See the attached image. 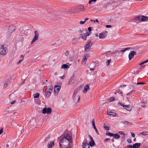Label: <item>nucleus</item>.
<instances>
[{"mask_svg":"<svg viewBox=\"0 0 148 148\" xmlns=\"http://www.w3.org/2000/svg\"><path fill=\"white\" fill-rule=\"evenodd\" d=\"M51 92H48L47 91V92H45L46 96L47 97H49L51 95Z\"/></svg>","mask_w":148,"mask_h":148,"instance_id":"obj_30","label":"nucleus"},{"mask_svg":"<svg viewBox=\"0 0 148 148\" xmlns=\"http://www.w3.org/2000/svg\"><path fill=\"white\" fill-rule=\"evenodd\" d=\"M39 93L37 92L36 93L34 94L33 96L35 98H38L39 96Z\"/></svg>","mask_w":148,"mask_h":148,"instance_id":"obj_28","label":"nucleus"},{"mask_svg":"<svg viewBox=\"0 0 148 148\" xmlns=\"http://www.w3.org/2000/svg\"><path fill=\"white\" fill-rule=\"evenodd\" d=\"M89 18H84V21H85V22L86 21L88 20Z\"/></svg>","mask_w":148,"mask_h":148,"instance_id":"obj_63","label":"nucleus"},{"mask_svg":"<svg viewBox=\"0 0 148 148\" xmlns=\"http://www.w3.org/2000/svg\"><path fill=\"white\" fill-rule=\"evenodd\" d=\"M104 127L106 130H109V127H108L107 126H106L105 124H104Z\"/></svg>","mask_w":148,"mask_h":148,"instance_id":"obj_37","label":"nucleus"},{"mask_svg":"<svg viewBox=\"0 0 148 148\" xmlns=\"http://www.w3.org/2000/svg\"><path fill=\"white\" fill-rule=\"evenodd\" d=\"M107 35L105 33H101L99 34V38L100 39L104 38L106 37Z\"/></svg>","mask_w":148,"mask_h":148,"instance_id":"obj_11","label":"nucleus"},{"mask_svg":"<svg viewBox=\"0 0 148 148\" xmlns=\"http://www.w3.org/2000/svg\"><path fill=\"white\" fill-rule=\"evenodd\" d=\"M91 34V32H86V33H85L84 34L86 36H89L90 34Z\"/></svg>","mask_w":148,"mask_h":148,"instance_id":"obj_38","label":"nucleus"},{"mask_svg":"<svg viewBox=\"0 0 148 148\" xmlns=\"http://www.w3.org/2000/svg\"><path fill=\"white\" fill-rule=\"evenodd\" d=\"M141 16H136L134 18V22L136 23L140 22Z\"/></svg>","mask_w":148,"mask_h":148,"instance_id":"obj_6","label":"nucleus"},{"mask_svg":"<svg viewBox=\"0 0 148 148\" xmlns=\"http://www.w3.org/2000/svg\"><path fill=\"white\" fill-rule=\"evenodd\" d=\"M113 138L116 139H119L120 137V135L117 133L113 134Z\"/></svg>","mask_w":148,"mask_h":148,"instance_id":"obj_18","label":"nucleus"},{"mask_svg":"<svg viewBox=\"0 0 148 148\" xmlns=\"http://www.w3.org/2000/svg\"><path fill=\"white\" fill-rule=\"evenodd\" d=\"M92 44L93 43L92 42L91 40H88L84 47L85 51L86 52H89L90 50L91 46Z\"/></svg>","mask_w":148,"mask_h":148,"instance_id":"obj_3","label":"nucleus"},{"mask_svg":"<svg viewBox=\"0 0 148 148\" xmlns=\"http://www.w3.org/2000/svg\"><path fill=\"white\" fill-rule=\"evenodd\" d=\"M123 123L125 125H132V123L131 122H129L127 121H125L123 122Z\"/></svg>","mask_w":148,"mask_h":148,"instance_id":"obj_20","label":"nucleus"},{"mask_svg":"<svg viewBox=\"0 0 148 148\" xmlns=\"http://www.w3.org/2000/svg\"><path fill=\"white\" fill-rule=\"evenodd\" d=\"M52 110L50 108H47V113L48 114H50L51 113Z\"/></svg>","mask_w":148,"mask_h":148,"instance_id":"obj_25","label":"nucleus"},{"mask_svg":"<svg viewBox=\"0 0 148 148\" xmlns=\"http://www.w3.org/2000/svg\"><path fill=\"white\" fill-rule=\"evenodd\" d=\"M53 89V87L51 85L48 86V87L46 89V91L48 92H52V89Z\"/></svg>","mask_w":148,"mask_h":148,"instance_id":"obj_13","label":"nucleus"},{"mask_svg":"<svg viewBox=\"0 0 148 148\" xmlns=\"http://www.w3.org/2000/svg\"><path fill=\"white\" fill-rule=\"evenodd\" d=\"M3 128H2L0 130V135H1V133L3 132Z\"/></svg>","mask_w":148,"mask_h":148,"instance_id":"obj_49","label":"nucleus"},{"mask_svg":"<svg viewBox=\"0 0 148 148\" xmlns=\"http://www.w3.org/2000/svg\"><path fill=\"white\" fill-rule=\"evenodd\" d=\"M110 60H108L106 62V65L107 66H108L110 64Z\"/></svg>","mask_w":148,"mask_h":148,"instance_id":"obj_42","label":"nucleus"},{"mask_svg":"<svg viewBox=\"0 0 148 148\" xmlns=\"http://www.w3.org/2000/svg\"><path fill=\"white\" fill-rule=\"evenodd\" d=\"M89 89V86L88 85H86L84 87V90L83 91L84 93L87 92V90Z\"/></svg>","mask_w":148,"mask_h":148,"instance_id":"obj_16","label":"nucleus"},{"mask_svg":"<svg viewBox=\"0 0 148 148\" xmlns=\"http://www.w3.org/2000/svg\"><path fill=\"white\" fill-rule=\"evenodd\" d=\"M49 139H50V138L49 137H47L46 138V139H45V141L47 142V141H48Z\"/></svg>","mask_w":148,"mask_h":148,"instance_id":"obj_52","label":"nucleus"},{"mask_svg":"<svg viewBox=\"0 0 148 148\" xmlns=\"http://www.w3.org/2000/svg\"><path fill=\"white\" fill-rule=\"evenodd\" d=\"M111 27V26L110 25H106V27L107 28H110Z\"/></svg>","mask_w":148,"mask_h":148,"instance_id":"obj_55","label":"nucleus"},{"mask_svg":"<svg viewBox=\"0 0 148 148\" xmlns=\"http://www.w3.org/2000/svg\"><path fill=\"white\" fill-rule=\"evenodd\" d=\"M85 23V21H80L79 22V23L80 24H83Z\"/></svg>","mask_w":148,"mask_h":148,"instance_id":"obj_43","label":"nucleus"},{"mask_svg":"<svg viewBox=\"0 0 148 148\" xmlns=\"http://www.w3.org/2000/svg\"><path fill=\"white\" fill-rule=\"evenodd\" d=\"M110 139L108 138H106V139L104 140L105 142H107L108 140H109Z\"/></svg>","mask_w":148,"mask_h":148,"instance_id":"obj_62","label":"nucleus"},{"mask_svg":"<svg viewBox=\"0 0 148 148\" xmlns=\"http://www.w3.org/2000/svg\"><path fill=\"white\" fill-rule=\"evenodd\" d=\"M69 66L68 65L66 64H63L61 68H64V69H66Z\"/></svg>","mask_w":148,"mask_h":148,"instance_id":"obj_31","label":"nucleus"},{"mask_svg":"<svg viewBox=\"0 0 148 148\" xmlns=\"http://www.w3.org/2000/svg\"><path fill=\"white\" fill-rule=\"evenodd\" d=\"M80 88H77L74 91L72 98L75 101H77V102H79L80 100V97L77 95V93L80 90Z\"/></svg>","mask_w":148,"mask_h":148,"instance_id":"obj_2","label":"nucleus"},{"mask_svg":"<svg viewBox=\"0 0 148 148\" xmlns=\"http://www.w3.org/2000/svg\"><path fill=\"white\" fill-rule=\"evenodd\" d=\"M93 21L94 22H98V21L97 19H96L95 21L94 20H91V21Z\"/></svg>","mask_w":148,"mask_h":148,"instance_id":"obj_59","label":"nucleus"},{"mask_svg":"<svg viewBox=\"0 0 148 148\" xmlns=\"http://www.w3.org/2000/svg\"><path fill=\"white\" fill-rule=\"evenodd\" d=\"M54 141H52L51 142L50 144L48 143V148H51L52 146L54 145Z\"/></svg>","mask_w":148,"mask_h":148,"instance_id":"obj_24","label":"nucleus"},{"mask_svg":"<svg viewBox=\"0 0 148 148\" xmlns=\"http://www.w3.org/2000/svg\"><path fill=\"white\" fill-rule=\"evenodd\" d=\"M7 86H8L7 84H5L4 85V86H3V88H6L7 87Z\"/></svg>","mask_w":148,"mask_h":148,"instance_id":"obj_50","label":"nucleus"},{"mask_svg":"<svg viewBox=\"0 0 148 148\" xmlns=\"http://www.w3.org/2000/svg\"><path fill=\"white\" fill-rule=\"evenodd\" d=\"M60 86L58 85H56L55 86L54 89V94H57L60 91Z\"/></svg>","mask_w":148,"mask_h":148,"instance_id":"obj_7","label":"nucleus"},{"mask_svg":"<svg viewBox=\"0 0 148 148\" xmlns=\"http://www.w3.org/2000/svg\"><path fill=\"white\" fill-rule=\"evenodd\" d=\"M8 52V48L6 45H0V53L2 55L6 54Z\"/></svg>","mask_w":148,"mask_h":148,"instance_id":"obj_4","label":"nucleus"},{"mask_svg":"<svg viewBox=\"0 0 148 148\" xmlns=\"http://www.w3.org/2000/svg\"><path fill=\"white\" fill-rule=\"evenodd\" d=\"M141 144L140 143H135L132 145L133 148H139Z\"/></svg>","mask_w":148,"mask_h":148,"instance_id":"obj_15","label":"nucleus"},{"mask_svg":"<svg viewBox=\"0 0 148 148\" xmlns=\"http://www.w3.org/2000/svg\"><path fill=\"white\" fill-rule=\"evenodd\" d=\"M114 99H115L114 98V97H110V101H114Z\"/></svg>","mask_w":148,"mask_h":148,"instance_id":"obj_39","label":"nucleus"},{"mask_svg":"<svg viewBox=\"0 0 148 148\" xmlns=\"http://www.w3.org/2000/svg\"><path fill=\"white\" fill-rule=\"evenodd\" d=\"M107 114L108 115H109L110 116H116V114L115 113L112 112L110 111H107Z\"/></svg>","mask_w":148,"mask_h":148,"instance_id":"obj_12","label":"nucleus"},{"mask_svg":"<svg viewBox=\"0 0 148 148\" xmlns=\"http://www.w3.org/2000/svg\"><path fill=\"white\" fill-rule=\"evenodd\" d=\"M127 141L128 143H132V140L130 139H128L127 140Z\"/></svg>","mask_w":148,"mask_h":148,"instance_id":"obj_41","label":"nucleus"},{"mask_svg":"<svg viewBox=\"0 0 148 148\" xmlns=\"http://www.w3.org/2000/svg\"><path fill=\"white\" fill-rule=\"evenodd\" d=\"M134 90H133L132 91H131L130 92L128 93L127 94V99H128L130 98V96H129V95H130L131 94H132V92L134 91Z\"/></svg>","mask_w":148,"mask_h":148,"instance_id":"obj_34","label":"nucleus"},{"mask_svg":"<svg viewBox=\"0 0 148 148\" xmlns=\"http://www.w3.org/2000/svg\"><path fill=\"white\" fill-rule=\"evenodd\" d=\"M118 133L122 135H123L124 137H125V135H126V134H125L122 131H119Z\"/></svg>","mask_w":148,"mask_h":148,"instance_id":"obj_35","label":"nucleus"},{"mask_svg":"<svg viewBox=\"0 0 148 148\" xmlns=\"http://www.w3.org/2000/svg\"><path fill=\"white\" fill-rule=\"evenodd\" d=\"M131 52H132V53L134 55H136V52L134 51H132Z\"/></svg>","mask_w":148,"mask_h":148,"instance_id":"obj_53","label":"nucleus"},{"mask_svg":"<svg viewBox=\"0 0 148 148\" xmlns=\"http://www.w3.org/2000/svg\"><path fill=\"white\" fill-rule=\"evenodd\" d=\"M117 92L120 95V96L121 97H123V93L121 90H118V91H117Z\"/></svg>","mask_w":148,"mask_h":148,"instance_id":"obj_32","label":"nucleus"},{"mask_svg":"<svg viewBox=\"0 0 148 148\" xmlns=\"http://www.w3.org/2000/svg\"><path fill=\"white\" fill-rule=\"evenodd\" d=\"M134 55L132 53V52H131L130 53L128 57L129 59L130 60H131L134 57Z\"/></svg>","mask_w":148,"mask_h":148,"instance_id":"obj_22","label":"nucleus"},{"mask_svg":"<svg viewBox=\"0 0 148 148\" xmlns=\"http://www.w3.org/2000/svg\"><path fill=\"white\" fill-rule=\"evenodd\" d=\"M34 33L35 36L34 38L31 41V44H32L38 40L39 36V33L37 31H35L34 32Z\"/></svg>","mask_w":148,"mask_h":148,"instance_id":"obj_5","label":"nucleus"},{"mask_svg":"<svg viewBox=\"0 0 148 148\" xmlns=\"http://www.w3.org/2000/svg\"><path fill=\"white\" fill-rule=\"evenodd\" d=\"M60 140L59 145L61 148H70L73 142L72 136L64 132L58 138Z\"/></svg>","mask_w":148,"mask_h":148,"instance_id":"obj_1","label":"nucleus"},{"mask_svg":"<svg viewBox=\"0 0 148 148\" xmlns=\"http://www.w3.org/2000/svg\"><path fill=\"white\" fill-rule=\"evenodd\" d=\"M89 144L86 143H83V146L84 148H89Z\"/></svg>","mask_w":148,"mask_h":148,"instance_id":"obj_19","label":"nucleus"},{"mask_svg":"<svg viewBox=\"0 0 148 148\" xmlns=\"http://www.w3.org/2000/svg\"><path fill=\"white\" fill-rule=\"evenodd\" d=\"M131 135L134 138V137H135V135L134 134L133 132H131Z\"/></svg>","mask_w":148,"mask_h":148,"instance_id":"obj_46","label":"nucleus"},{"mask_svg":"<svg viewBox=\"0 0 148 148\" xmlns=\"http://www.w3.org/2000/svg\"><path fill=\"white\" fill-rule=\"evenodd\" d=\"M141 21H147L148 20V16H141Z\"/></svg>","mask_w":148,"mask_h":148,"instance_id":"obj_14","label":"nucleus"},{"mask_svg":"<svg viewBox=\"0 0 148 148\" xmlns=\"http://www.w3.org/2000/svg\"><path fill=\"white\" fill-rule=\"evenodd\" d=\"M89 144L90 147H92L95 145V143L94 141H90L89 143Z\"/></svg>","mask_w":148,"mask_h":148,"instance_id":"obj_27","label":"nucleus"},{"mask_svg":"<svg viewBox=\"0 0 148 148\" xmlns=\"http://www.w3.org/2000/svg\"><path fill=\"white\" fill-rule=\"evenodd\" d=\"M90 71H94L95 70V69L94 68H90Z\"/></svg>","mask_w":148,"mask_h":148,"instance_id":"obj_60","label":"nucleus"},{"mask_svg":"<svg viewBox=\"0 0 148 148\" xmlns=\"http://www.w3.org/2000/svg\"><path fill=\"white\" fill-rule=\"evenodd\" d=\"M118 104L120 105L121 106H123H123H125V105H124L122 103H121L120 102H119L118 103Z\"/></svg>","mask_w":148,"mask_h":148,"instance_id":"obj_54","label":"nucleus"},{"mask_svg":"<svg viewBox=\"0 0 148 148\" xmlns=\"http://www.w3.org/2000/svg\"><path fill=\"white\" fill-rule=\"evenodd\" d=\"M87 59V58L86 57V56H84V59L83 60V61L84 62H85L86 60Z\"/></svg>","mask_w":148,"mask_h":148,"instance_id":"obj_47","label":"nucleus"},{"mask_svg":"<svg viewBox=\"0 0 148 148\" xmlns=\"http://www.w3.org/2000/svg\"><path fill=\"white\" fill-rule=\"evenodd\" d=\"M88 30L89 31V32H91V28L90 27H88Z\"/></svg>","mask_w":148,"mask_h":148,"instance_id":"obj_57","label":"nucleus"},{"mask_svg":"<svg viewBox=\"0 0 148 148\" xmlns=\"http://www.w3.org/2000/svg\"><path fill=\"white\" fill-rule=\"evenodd\" d=\"M85 56H86V57H87V58H88V57L89 56V54H88V53L86 54L85 55Z\"/></svg>","mask_w":148,"mask_h":148,"instance_id":"obj_61","label":"nucleus"},{"mask_svg":"<svg viewBox=\"0 0 148 148\" xmlns=\"http://www.w3.org/2000/svg\"><path fill=\"white\" fill-rule=\"evenodd\" d=\"M73 79L72 78H71L68 82L67 84L68 85H72L73 83Z\"/></svg>","mask_w":148,"mask_h":148,"instance_id":"obj_23","label":"nucleus"},{"mask_svg":"<svg viewBox=\"0 0 148 148\" xmlns=\"http://www.w3.org/2000/svg\"><path fill=\"white\" fill-rule=\"evenodd\" d=\"M69 52L68 51H67L64 54L66 56H67L69 55Z\"/></svg>","mask_w":148,"mask_h":148,"instance_id":"obj_44","label":"nucleus"},{"mask_svg":"<svg viewBox=\"0 0 148 148\" xmlns=\"http://www.w3.org/2000/svg\"><path fill=\"white\" fill-rule=\"evenodd\" d=\"M79 8L80 10L81 11H84L85 10L84 5H80L79 6Z\"/></svg>","mask_w":148,"mask_h":148,"instance_id":"obj_21","label":"nucleus"},{"mask_svg":"<svg viewBox=\"0 0 148 148\" xmlns=\"http://www.w3.org/2000/svg\"><path fill=\"white\" fill-rule=\"evenodd\" d=\"M23 60L22 59V60H20L17 62V64H20L21 62H22L23 61Z\"/></svg>","mask_w":148,"mask_h":148,"instance_id":"obj_51","label":"nucleus"},{"mask_svg":"<svg viewBox=\"0 0 148 148\" xmlns=\"http://www.w3.org/2000/svg\"><path fill=\"white\" fill-rule=\"evenodd\" d=\"M15 102H16V101L14 100L13 101L11 102V104H14Z\"/></svg>","mask_w":148,"mask_h":148,"instance_id":"obj_58","label":"nucleus"},{"mask_svg":"<svg viewBox=\"0 0 148 148\" xmlns=\"http://www.w3.org/2000/svg\"><path fill=\"white\" fill-rule=\"evenodd\" d=\"M78 32L80 34V35L82 34V31L81 30H79L78 31Z\"/></svg>","mask_w":148,"mask_h":148,"instance_id":"obj_48","label":"nucleus"},{"mask_svg":"<svg viewBox=\"0 0 148 148\" xmlns=\"http://www.w3.org/2000/svg\"><path fill=\"white\" fill-rule=\"evenodd\" d=\"M133 148L132 146L131 145H128L125 148Z\"/></svg>","mask_w":148,"mask_h":148,"instance_id":"obj_40","label":"nucleus"},{"mask_svg":"<svg viewBox=\"0 0 148 148\" xmlns=\"http://www.w3.org/2000/svg\"><path fill=\"white\" fill-rule=\"evenodd\" d=\"M15 30V27L14 26L12 25L9 27L8 30L9 32L12 33Z\"/></svg>","mask_w":148,"mask_h":148,"instance_id":"obj_10","label":"nucleus"},{"mask_svg":"<svg viewBox=\"0 0 148 148\" xmlns=\"http://www.w3.org/2000/svg\"><path fill=\"white\" fill-rule=\"evenodd\" d=\"M146 83L145 82H138L137 83V85L138 84H145Z\"/></svg>","mask_w":148,"mask_h":148,"instance_id":"obj_45","label":"nucleus"},{"mask_svg":"<svg viewBox=\"0 0 148 148\" xmlns=\"http://www.w3.org/2000/svg\"><path fill=\"white\" fill-rule=\"evenodd\" d=\"M123 108L128 111H130L132 109L129 105H125L123 106Z\"/></svg>","mask_w":148,"mask_h":148,"instance_id":"obj_17","label":"nucleus"},{"mask_svg":"<svg viewBox=\"0 0 148 148\" xmlns=\"http://www.w3.org/2000/svg\"><path fill=\"white\" fill-rule=\"evenodd\" d=\"M148 62V59L147 60H145V61H143V62H142V63L143 64H144V63H146V62Z\"/></svg>","mask_w":148,"mask_h":148,"instance_id":"obj_56","label":"nucleus"},{"mask_svg":"<svg viewBox=\"0 0 148 148\" xmlns=\"http://www.w3.org/2000/svg\"><path fill=\"white\" fill-rule=\"evenodd\" d=\"M140 134H142L143 135H148V132L147 131H144L140 133Z\"/></svg>","mask_w":148,"mask_h":148,"instance_id":"obj_29","label":"nucleus"},{"mask_svg":"<svg viewBox=\"0 0 148 148\" xmlns=\"http://www.w3.org/2000/svg\"><path fill=\"white\" fill-rule=\"evenodd\" d=\"M129 48H125L124 50H122L120 51H118L116 50L114 52L112 53V54H115L116 53H118L119 54H120L121 52L123 53L125 51H126L127 49H129Z\"/></svg>","mask_w":148,"mask_h":148,"instance_id":"obj_9","label":"nucleus"},{"mask_svg":"<svg viewBox=\"0 0 148 148\" xmlns=\"http://www.w3.org/2000/svg\"><path fill=\"white\" fill-rule=\"evenodd\" d=\"M86 36H87L84 34L83 36H82V38L83 39L86 40Z\"/></svg>","mask_w":148,"mask_h":148,"instance_id":"obj_36","label":"nucleus"},{"mask_svg":"<svg viewBox=\"0 0 148 148\" xmlns=\"http://www.w3.org/2000/svg\"><path fill=\"white\" fill-rule=\"evenodd\" d=\"M92 125L93 127L95 130V131L96 133L97 134V135H99V132H98L97 129L95 127V122H94V119H93L92 120Z\"/></svg>","mask_w":148,"mask_h":148,"instance_id":"obj_8","label":"nucleus"},{"mask_svg":"<svg viewBox=\"0 0 148 148\" xmlns=\"http://www.w3.org/2000/svg\"><path fill=\"white\" fill-rule=\"evenodd\" d=\"M92 2V1L91 0H90L89 2H88V3L89 4H91Z\"/></svg>","mask_w":148,"mask_h":148,"instance_id":"obj_64","label":"nucleus"},{"mask_svg":"<svg viewBox=\"0 0 148 148\" xmlns=\"http://www.w3.org/2000/svg\"><path fill=\"white\" fill-rule=\"evenodd\" d=\"M47 108H44L42 110V113L45 114L47 113Z\"/></svg>","mask_w":148,"mask_h":148,"instance_id":"obj_33","label":"nucleus"},{"mask_svg":"<svg viewBox=\"0 0 148 148\" xmlns=\"http://www.w3.org/2000/svg\"><path fill=\"white\" fill-rule=\"evenodd\" d=\"M113 134L110 133L109 132L107 131L106 133V135L110 136H113Z\"/></svg>","mask_w":148,"mask_h":148,"instance_id":"obj_26","label":"nucleus"}]
</instances>
